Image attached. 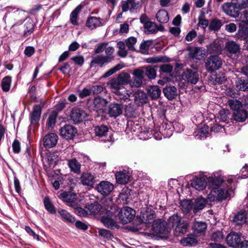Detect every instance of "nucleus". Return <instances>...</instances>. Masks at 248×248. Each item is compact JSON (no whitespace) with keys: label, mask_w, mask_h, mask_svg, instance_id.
<instances>
[{"label":"nucleus","mask_w":248,"mask_h":248,"mask_svg":"<svg viewBox=\"0 0 248 248\" xmlns=\"http://www.w3.org/2000/svg\"><path fill=\"white\" fill-rule=\"evenodd\" d=\"M209 186L212 188L208 195L207 199L210 202H221L225 200L228 196V191L220 188L225 181L220 176L215 177L209 180Z\"/></svg>","instance_id":"nucleus-1"},{"label":"nucleus","mask_w":248,"mask_h":248,"mask_svg":"<svg viewBox=\"0 0 248 248\" xmlns=\"http://www.w3.org/2000/svg\"><path fill=\"white\" fill-rule=\"evenodd\" d=\"M115 209L113 206L110 208L109 210H103L101 213V221L103 225L107 228L113 230L115 228L119 229L120 226L114 219L117 218V216L115 212Z\"/></svg>","instance_id":"nucleus-2"},{"label":"nucleus","mask_w":248,"mask_h":248,"mask_svg":"<svg viewBox=\"0 0 248 248\" xmlns=\"http://www.w3.org/2000/svg\"><path fill=\"white\" fill-rule=\"evenodd\" d=\"M115 208V212L117 217L121 221L123 224H127L131 222L134 218L136 215V211L129 207H124L121 209L117 206H113Z\"/></svg>","instance_id":"nucleus-3"},{"label":"nucleus","mask_w":248,"mask_h":248,"mask_svg":"<svg viewBox=\"0 0 248 248\" xmlns=\"http://www.w3.org/2000/svg\"><path fill=\"white\" fill-rule=\"evenodd\" d=\"M4 9L6 10V13L3 16V20L5 22L8 15H11V16L15 18V20H17V22L12 26V29L16 33H20L21 30H19L18 26L19 24L22 23L23 20L22 19L18 20L17 18H16L17 17V16H18L20 13L22 14V12H25V11L20 10L15 6L13 7L11 6H7Z\"/></svg>","instance_id":"nucleus-4"},{"label":"nucleus","mask_w":248,"mask_h":248,"mask_svg":"<svg viewBox=\"0 0 248 248\" xmlns=\"http://www.w3.org/2000/svg\"><path fill=\"white\" fill-rule=\"evenodd\" d=\"M156 217V214L154 211L151 210L150 212L147 210L143 212L141 211L139 218H137L135 223H138L136 227V230L141 229L140 225L142 224H151L154 223V219Z\"/></svg>","instance_id":"nucleus-5"},{"label":"nucleus","mask_w":248,"mask_h":248,"mask_svg":"<svg viewBox=\"0 0 248 248\" xmlns=\"http://www.w3.org/2000/svg\"><path fill=\"white\" fill-rule=\"evenodd\" d=\"M39 104L34 105L32 111L29 114V119L31 125L37 124L40 120L42 109L46 104V102L42 99L40 101Z\"/></svg>","instance_id":"nucleus-6"},{"label":"nucleus","mask_w":248,"mask_h":248,"mask_svg":"<svg viewBox=\"0 0 248 248\" xmlns=\"http://www.w3.org/2000/svg\"><path fill=\"white\" fill-rule=\"evenodd\" d=\"M222 64V60L218 56L211 55L207 59L205 67L208 72H212L219 69Z\"/></svg>","instance_id":"nucleus-7"},{"label":"nucleus","mask_w":248,"mask_h":248,"mask_svg":"<svg viewBox=\"0 0 248 248\" xmlns=\"http://www.w3.org/2000/svg\"><path fill=\"white\" fill-rule=\"evenodd\" d=\"M108 127L105 125L101 124L94 127V132L96 137L98 138H101L102 141L107 142L110 141L112 143L114 141V139L113 138V135L111 134L109 136V138L107 139H104L108 132Z\"/></svg>","instance_id":"nucleus-8"},{"label":"nucleus","mask_w":248,"mask_h":248,"mask_svg":"<svg viewBox=\"0 0 248 248\" xmlns=\"http://www.w3.org/2000/svg\"><path fill=\"white\" fill-rule=\"evenodd\" d=\"M221 9L226 15L233 18L238 17L240 14L239 8L233 4L232 0L223 3L221 5Z\"/></svg>","instance_id":"nucleus-9"},{"label":"nucleus","mask_w":248,"mask_h":248,"mask_svg":"<svg viewBox=\"0 0 248 248\" xmlns=\"http://www.w3.org/2000/svg\"><path fill=\"white\" fill-rule=\"evenodd\" d=\"M77 132V128L70 124H65L60 129V136L66 140L73 139Z\"/></svg>","instance_id":"nucleus-10"},{"label":"nucleus","mask_w":248,"mask_h":248,"mask_svg":"<svg viewBox=\"0 0 248 248\" xmlns=\"http://www.w3.org/2000/svg\"><path fill=\"white\" fill-rule=\"evenodd\" d=\"M167 224L164 220L156 219L155 220L152 226L153 231L156 233L168 234L169 232Z\"/></svg>","instance_id":"nucleus-11"},{"label":"nucleus","mask_w":248,"mask_h":248,"mask_svg":"<svg viewBox=\"0 0 248 248\" xmlns=\"http://www.w3.org/2000/svg\"><path fill=\"white\" fill-rule=\"evenodd\" d=\"M226 241L229 247L234 248H238L242 241L241 234L232 232L227 235Z\"/></svg>","instance_id":"nucleus-12"},{"label":"nucleus","mask_w":248,"mask_h":248,"mask_svg":"<svg viewBox=\"0 0 248 248\" xmlns=\"http://www.w3.org/2000/svg\"><path fill=\"white\" fill-rule=\"evenodd\" d=\"M182 78L185 81L193 84H196L199 80L198 73L190 69H187L183 71Z\"/></svg>","instance_id":"nucleus-13"},{"label":"nucleus","mask_w":248,"mask_h":248,"mask_svg":"<svg viewBox=\"0 0 248 248\" xmlns=\"http://www.w3.org/2000/svg\"><path fill=\"white\" fill-rule=\"evenodd\" d=\"M225 48L230 57L237 59L240 52V45L234 41H229L226 43Z\"/></svg>","instance_id":"nucleus-14"},{"label":"nucleus","mask_w":248,"mask_h":248,"mask_svg":"<svg viewBox=\"0 0 248 248\" xmlns=\"http://www.w3.org/2000/svg\"><path fill=\"white\" fill-rule=\"evenodd\" d=\"M61 198L62 200L67 202V204L71 207H76L78 203L77 195L70 191H64L60 194Z\"/></svg>","instance_id":"nucleus-15"},{"label":"nucleus","mask_w":248,"mask_h":248,"mask_svg":"<svg viewBox=\"0 0 248 248\" xmlns=\"http://www.w3.org/2000/svg\"><path fill=\"white\" fill-rule=\"evenodd\" d=\"M58 140V136L55 133H47L43 139V145L46 149L53 148L56 145Z\"/></svg>","instance_id":"nucleus-16"},{"label":"nucleus","mask_w":248,"mask_h":248,"mask_svg":"<svg viewBox=\"0 0 248 248\" xmlns=\"http://www.w3.org/2000/svg\"><path fill=\"white\" fill-rule=\"evenodd\" d=\"M114 186L108 181H102L96 187L97 191L104 196L108 195L113 190Z\"/></svg>","instance_id":"nucleus-17"},{"label":"nucleus","mask_w":248,"mask_h":248,"mask_svg":"<svg viewBox=\"0 0 248 248\" xmlns=\"http://www.w3.org/2000/svg\"><path fill=\"white\" fill-rule=\"evenodd\" d=\"M70 120L75 124H78L86 118L87 116L86 112L80 109H73L70 114Z\"/></svg>","instance_id":"nucleus-18"},{"label":"nucleus","mask_w":248,"mask_h":248,"mask_svg":"<svg viewBox=\"0 0 248 248\" xmlns=\"http://www.w3.org/2000/svg\"><path fill=\"white\" fill-rule=\"evenodd\" d=\"M85 208L88 209L90 215H95L100 213V216L103 210H106L103 209L101 205L97 201L87 203L85 205Z\"/></svg>","instance_id":"nucleus-19"},{"label":"nucleus","mask_w":248,"mask_h":248,"mask_svg":"<svg viewBox=\"0 0 248 248\" xmlns=\"http://www.w3.org/2000/svg\"><path fill=\"white\" fill-rule=\"evenodd\" d=\"M112 60V58H110L109 56H97L93 58L91 61L90 67H95L97 64L102 67L104 65L111 62Z\"/></svg>","instance_id":"nucleus-20"},{"label":"nucleus","mask_w":248,"mask_h":248,"mask_svg":"<svg viewBox=\"0 0 248 248\" xmlns=\"http://www.w3.org/2000/svg\"><path fill=\"white\" fill-rule=\"evenodd\" d=\"M123 112L122 104L115 103H110L108 107V114L110 117L116 118Z\"/></svg>","instance_id":"nucleus-21"},{"label":"nucleus","mask_w":248,"mask_h":248,"mask_svg":"<svg viewBox=\"0 0 248 248\" xmlns=\"http://www.w3.org/2000/svg\"><path fill=\"white\" fill-rule=\"evenodd\" d=\"M139 2L136 0H125L121 2V8L123 12H126L128 10H137L139 8Z\"/></svg>","instance_id":"nucleus-22"},{"label":"nucleus","mask_w":248,"mask_h":248,"mask_svg":"<svg viewBox=\"0 0 248 248\" xmlns=\"http://www.w3.org/2000/svg\"><path fill=\"white\" fill-rule=\"evenodd\" d=\"M133 84L136 87H140L142 84V80L144 79L143 72L141 67L137 68L133 72Z\"/></svg>","instance_id":"nucleus-23"},{"label":"nucleus","mask_w":248,"mask_h":248,"mask_svg":"<svg viewBox=\"0 0 248 248\" xmlns=\"http://www.w3.org/2000/svg\"><path fill=\"white\" fill-rule=\"evenodd\" d=\"M24 21L25 23L22 26L24 30L23 35L24 37H27L33 32L35 24L30 18H26Z\"/></svg>","instance_id":"nucleus-24"},{"label":"nucleus","mask_w":248,"mask_h":248,"mask_svg":"<svg viewBox=\"0 0 248 248\" xmlns=\"http://www.w3.org/2000/svg\"><path fill=\"white\" fill-rule=\"evenodd\" d=\"M81 183L86 186L93 187L95 180L93 175L88 172H83L80 177Z\"/></svg>","instance_id":"nucleus-25"},{"label":"nucleus","mask_w":248,"mask_h":248,"mask_svg":"<svg viewBox=\"0 0 248 248\" xmlns=\"http://www.w3.org/2000/svg\"><path fill=\"white\" fill-rule=\"evenodd\" d=\"M141 67L145 78L147 77L150 79H153L156 78V69L158 68L157 66L148 65Z\"/></svg>","instance_id":"nucleus-26"},{"label":"nucleus","mask_w":248,"mask_h":248,"mask_svg":"<svg viewBox=\"0 0 248 248\" xmlns=\"http://www.w3.org/2000/svg\"><path fill=\"white\" fill-rule=\"evenodd\" d=\"M174 127L175 126L172 124L171 122L164 119L159 127V130L162 134L170 136L172 134L171 132Z\"/></svg>","instance_id":"nucleus-27"},{"label":"nucleus","mask_w":248,"mask_h":248,"mask_svg":"<svg viewBox=\"0 0 248 248\" xmlns=\"http://www.w3.org/2000/svg\"><path fill=\"white\" fill-rule=\"evenodd\" d=\"M115 177L117 182L119 184H126L129 181L130 174L128 171L123 170L116 172Z\"/></svg>","instance_id":"nucleus-28"},{"label":"nucleus","mask_w":248,"mask_h":248,"mask_svg":"<svg viewBox=\"0 0 248 248\" xmlns=\"http://www.w3.org/2000/svg\"><path fill=\"white\" fill-rule=\"evenodd\" d=\"M163 93L169 100H172L177 96V90L173 86H167L163 88Z\"/></svg>","instance_id":"nucleus-29"},{"label":"nucleus","mask_w":248,"mask_h":248,"mask_svg":"<svg viewBox=\"0 0 248 248\" xmlns=\"http://www.w3.org/2000/svg\"><path fill=\"white\" fill-rule=\"evenodd\" d=\"M108 101L99 96L94 97L93 101V109L96 111L103 109L107 105Z\"/></svg>","instance_id":"nucleus-30"},{"label":"nucleus","mask_w":248,"mask_h":248,"mask_svg":"<svg viewBox=\"0 0 248 248\" xmlns=\"http://www.w3.org/2000/svg\"><path fill=\"white\" fill-rule=\"evenodd\" d=\"M232 118L237 122H244L248 118V112L243 108L234 111L232 114Z\"/></svg>","instance_id":"nucleus-31"},{"label":"nucleus","mask_w":248,"mask_h":248,"mask_svg":"<svg viewBox=\"0 0 248 248\" xmlns=\"http://www.w3.org/2000/svg\"><path fill=\"white\" fill-rule=\"evenodd\" d=\"M247 218V214L246 211H241L234 216L233 222L235 225L240 226L246 222Z\"/></svg>","instance_id":"nucleus-32"},{"label":"nucleus","mask_w":248,"mask_h":248,"mask_svg":"<svg viewBox=\"0 0 248 248\" xmlns=\"http://www.w3.org/2000/svg\"><path fill=\"white\" fill-rule=\"evenodd\" d=\"M235 83L236 87L238 90L243 92L248 91V77H242L238 78Z\"/></svg>","instance_id":"nucleus-33"},{"label":"nucleus","mask_w":248,"mask_h":248,"mask_svg":"<svg viewBox=\"0 0 248 248\" xmlns=\"http://www.w3.org/2000/svg\"><path fill=\"white\" fill-rule=\"evenodd\" d=\"M191 186L198 190L204 189L207 185V182L205 179L196 177L191 181Z\"/></svg>","instance_id":"nucleus-34"},{"label":"nucleus","mask_w":248,"mask_h":248,"mask_svg":"<svg viewBox=\"0 0 248 248\" xmlns=\"http://www.w3.org/2000/svg\"><path fill=\"white\" fill-rule=\"evenodd\" d=\"M236 35L238 38H244L248 36V23L241 21L238 24V30Z\"/></svg>","instance_id":"nucleus-35"},{"label":"nucleus","mask_w":248,"mask_h":248,"mask_svg":"<svg viewBox=\"0 0 248 248\" xmlns=\"http://www.w3.org/2000/svg\"><path fill=\"white\" fill-rule=\"evenodd\" d=\"M209 130V127L206 124H203L198 130L197 132H195V137L198 139H205L210 136V134Z\"/></svg>","instance_id":"nucleus-36"},{"label":"nucleus","mask_w":248,"mask_h":248,"mask_svg":"<svg viewBox=\"0 0 248 248\" xmlns=\"http://www.w3.org/2000/svg\"><path fill=\"white\" fill-rule=\"evenodd\" d=\"M101 18L95 16H89L86 21V26L91 30L101 25Z\"/></svg>","instance_id":"nucleus-37"},{"label":"nucleus","mask_w":248,"mask_h":248,"mask_svg":"<svg viewBox=\"0 0 248 248\" xmlns=\"http://www.w3.org/2000/svg\"><path fill=\"white\" fill-rule=\"evenodd\" d=\"M107 85L114 93L119 92V90H121L124 88L117 78L110 79Z\"/></svg>","instance_id":"nucleus-38"},{"label":"nucleus","mask_w":248,"mask_h":248,"mask_svg":"<svg viewBox=\"0 0 248 248\" xmlns=\"http://www.w3.org/2000/svg\"><path fill=\"white\" fill-rule=\"evenodd\" d=\"M181 244L185 247L194 246L198 244V241L192 234H188L186 237L182 239L180 241Z\"/></svg>","instance_id":"nucleus-39"},{"label":"nucleus","mask_w":248,"mask_h":248,"mask_svg":"<svg viewBox=\"0 0 248 248\" xmlns=\"http://www.w3.org/2000/svg\"><path fill=\"white\" fill-rule=\"evenodd\" d=\"M161 93V91L158 86H152L148 89V95L152 100L159 98Z\"/></svg>","instance_id":"nucleus-40"},{"label":"nucleus","mask_w":248,"mask_h":248,"mask_svg":"<svg viewBox=\"0 0 248 248\" xmlns=\"http://www.w3.org/2000/svg\"><path fill=\"white\" fill-rule=\"evenodd\" d=\"M155 17L158 22L160 23H166L169 20L168 13L164 9L159 10L156 14Z\"/></svg>","instance_id":"nucleus-41"},{"label":"nucleus","mask_w":248,"mask_h":248,"mask_svg":"<svg viewBox=\"0 0 248 248\" xmlns=\"http://www.w3.org/2000/svg\"><path fill=\"white\" fill-rule=\"evenodd\" d=\"M68 165L71 171L76 173H80L81 165L76 158L68 160Z\"/></svg>","instance_id":"nucleus-42"},{"label":"nucleus","mask_w":248,"mask_h":248,"mask_svg":"<svg viewBox=\"0 0 248 248\" xmlns=\"http://www.w3.org/2000/svg\"><path fill=\"white\" fill-rule=\"evenodd\" d=\"M43 203L46 210L51 214H55L56 213V208L51 202L48 196H46L43 200Z\"/></svg>","instance_id":"nucleus-43"},{"label":"nucleus","mask_w":248,"mask_h":248,"mask_svg":"<svg viewBox=\"0 0 248 248\" xmlns=\"http://www.w3.org/2000/svg\"><path fill=\"white\" fill-rule=\"evenodd\" d=\"M181 209L183 213L187 214L191 210H193V202L191 200H185L181 202Z\"/></svg>","instance_id":"nucleus-44"},{"label":"nucleus","mask_w":248,"mask_h":248,"mask_svg":"<svg viewBox=\"0 0 248 248\" xmlns=\"http://www.w3.org/2000/svg\"><path fill=\"white\" fill-rule=\"evenodd\" d=\"M12 83V77L7 76L4 77L1 82V87L2 90L4 92H8L11 87Z\"/></svg>","instance_id":"nucleus-45"},{"label":"nucleus","mask_w":248,"mask_h":248,"mask_svg":"<svg viewBox=\"0 0 248 248\" xmlns=\"http://www.w3.org/2000/svg\"><path fill=\"white\" fill-rule=\"evenodd\" d=\"M82 8L83 5L79 4L70 14V21L73 25H78L77 22L78 15Z\"/></svg>","instance_id":"nucleus-46"},{"label":"nucleus","mask_w":248,"mask_h":248,"mask_svg":"<svg viewBox=\"0 0 248 248\" xmlns=\"http://www.w3.org/2000/svg\"><path fill=\"white\" fill-rule=\"evenodd\" d=\"M187 223L184 221H181L179 224L176 225L175 227V234L177 235L183 234L187 232Z\"/></svg>","instance_id":"nucleus-47"},{"label":"nucleus","mask_w":248,"mask_h":248,"mask_svg":"<svg viewBox=\"0 0 248 248\" xmlns=\"http://www.w3.org/2000/svg\"><path fill=\"white\" fill-rule=\"evenodd\" d=\"M58 213L61 215L62 219L69 223H74L75 221V217L70 215L67 211L64 209L58 210Z\"/></svg>","instance_id":"nucleus-48"},{"label":"nucleus","mask_w":248,"mask_h":248,"mask_svg":"<svg viewBox=\"0 0 248 248\" xmlns=\"http://www.w3.org/2000/svg\"><path fill=\"white\" fill-rule=\"evenodd\" d=\"M98 232L99 237L108 241L111 240L114 237L110 231L105 229H99Z\"/></svg>","instance_id":"nucleus-49"},{"label":"nucleus","mask_w":248,"mask_h":248,"mask_svg":"<svg viewBox=\"0 0 248 248\" xmlns=\"http://www.w3.org/2000/svg\"><path fill=\"white\" fill-rule=\"evenodd\" d=\"M206 228L207 224L202 222H195L193 226V229L197 234L204 232Z\"/></svg>","instance_id":"nucleus-50"},{"label":"nucleus","mask_w":248,"mask_h":248,"mask_svg":"<svg viewBox=\"0 0 248 248\" xmlns=\"http://www.w3.org/2000/svg\"><path fill=\"white\" fill-rule=\"evenodd\" d=\"M206 204L204 199H197L193 203V212L196 213L198 211L204 208Z\"/></svg>","instance_id":"nucleus-51"},{"label":"nucleus","mask_w":248,"mask_h":248,"mask_svg":"<svg viewBox=\"0 0 248 248\" xmlns=\"http://www.w3.org/2000/svg\"><path fill=\"white\" fill-rule=\"evenodd\" d=\"M182 221L181 217L177 214L170 217L168 219V225L172 228L176 227V225Z\"/></svg>","instance_id":"nucleus-52"},{"label":"nucleus","mask_w":248,"mask_h":248,"mask_svg":"<svg viewBox=\"0 0 248 248\" xmlns=\"http://www.w3.org/2000/svg\"><path fill=\"white\" fill-rule=\"evenodd\" d=\"M228 104L233 112L240 110L243 108L242 102L237 99L230 100L228 101Z\"/></svg>","instance_id":"nucleus-53"},{"label":"nucleus","mask_w":248,"mask_h":248,"mask_svg":"<svg viewBox=\"0 0 248 248\" xmlns=\"http://www.w3.org/2000/svg\"><path fill=\"white\" fill-rule=\"evenodd\" d=\"M114 93L116 94V98L117 99H120L124 101L129 100L130 95L124 88L121 90H119V92H115Z\"/></svg>","instance_id":"nucleus-54"},{"label":"nucleus","mask_w":248,"mask_h":248,"mask_svg":"<svg viewBox=\"0 0 248 248\" xmlns=\"http://www.w3.org/2000/svg\"><path fill=\"white\" fill-rule=\"evenodd\" d=\"M58 116L57 113L55 111H51L49 114L47 120L46 125L48 128H53L55 125L56 118Z\"/></svg>","instance_id":"nucleus-55"},{"label":"nucleus","mask_w":248,"mask_h":248,"mask_svg":"<svg viewBox=\"0 0 248 248\" xmlns=\"http://www.w3.org/2000/svg\"><path fill=\"white\" fill-rule=\"evenodd\" d=\"M117 78L123 86L124 85L127 84L129 82L130 80V76L127 73H122L118 76Z\"/></svg>","instance_id":"nucleus-56"},{"label":"nucleus","mask_w":248,"mask_h":248,"mask_svg":"<svg viewBox=\"0 0 248 248\" xmlns=\"http://www.w3.org/2000/svg\"><path fill=\"white\" fill-rule=\"evenodd\" d=\"M222 25L221 20L214 19L211 20L209 26V29L211 31H217L220 29Z\"/></svg>","instance_id":"nucleus-57"},{"label":"nucleus","mask_w":248,"mask_h":248,"mask_svg":"<svg viewBox=\"0 0 248 248\" xmlns=\"http://www.w3.org/2000/svg\"><path fill=\"white\" fill-rule=\"evenodd\" d=\"M156 24L153 22H150L143 27L145 29V32L146 34H155Z\"/></svg>","instance_id":"nucleus-58"},{"label":"nucleus","mask_w":248,"mask_h":248,"mask_svg":"<svg viewBox=\"0 0 248 248\" xmlns=\"http://www.w3.org/2000/svg\"><path fill=\"white\" fill-rule=\"evenodd\" d=\"M73 208L74 209V212L80 217H86L89 214L87 211L79 206L78 203L76 204V207Z\"/></svg>","instance_id":"nucleus-59"},{"label":"nucleus","mask_w":248,"mask_h":248,"mask_svg":"<svg viewBox=\"0 0 248 248\" xmlns=\"http://www.w3.org/2000/svg\"><path fill=\"white\" fill-rule=\"evenodd\" d=\"M232 1L233 4L235 5L240 11L248 6V0H232Z\"/></svg>","instance_id":"nucleus-60"},{"label":"nucleus","mask_w":248,"mask_h":248,"mask_svg":"<svg viewBox=\"0 0 248 248\" xmlns=\"http://www.w3.org/2000/svg\"><path fill=\"white\" fill-rule=\"evenodd\" d=\"M73 61L76 65L81 67L84 63V58L82 55H77L73 56L70 59Z\"/></svg>","instance_id":"nucleus-61"},{"label":"nucleus","mask_w":248,"mask_h":248,"mask_svg":"<svg viewBox=\"0 0 248 248\" xmlns=\"http://www.w3.org/2000/svg\"><path fill=\"white\" fill-rule=\"evenodd\" d=\"M172 70L173 66L170 64H164L159 67V71L162 73L170 74Z\"/></svg>","instance_id":"nucleus-62"},{"label":"nucleus","mask_w":248,"mask_h":248,"mask_svg":"<svg viewBox=\"0 0 248 248\" xmlns=\"http://www.w3.org/2000/svg\"><path fill=\"white\" fill-rule=\"evenodd\" d=\"M223 235L222 232L220 231L214 232L211 236V240L212 241L220 242L223 239Z\"/></svg>","instance_id":"nucleus-63"},{"label":"nucleus","mask_w":248,"mask_h":248,"mask_svg":"<svg viewBox=\"0 0 248 248\" xmlns=\"http://www.w3.org/2000/svg\"><path fill=\"white\" fill-rule=\"evenodd\" d=\"M62 73L64 75H68L72 71V68L69 62H65L63 65L58 68Z\"/></svg>","instance_id":"nucleus-64"}]
</instances>
